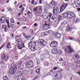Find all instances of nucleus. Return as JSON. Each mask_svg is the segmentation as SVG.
<instances>
[{"instance_id": "1", "label": "nucleus", "mask_w": 80, "mask_h": 80, "mask_svg": "<svg viewBox=\"0 0 80 80\" xmlns=\"http://www.w3.org/2000/svg\"><path fill=\"white\" fill-rule=\"evenodd\" d=\"M16 42H17L16 46H17L18 49L22 50V48H23L25 47L24 44L22 42V40H21V39H19L16 40Z\"/></svg>"}, {"instance_id": "2", "label": "nucleus", "mask_w": 80, "mask_h": 80, "mask_svg": "<svg viewBox=\"0 0 80 80\" xmlns=\"http://www.w3.org/2000/svg\"><path fill=\"white\" fill-rule=\"evenodd\" d=\"M62 15L65 17H67L68 18H72L73 17H75L76 16L75 14L72 12H67V13H63L62 14Z\"/></svg>"}, {"instance_id": "3", "label": "nucleus", "mask_w": 80, "mask_h": 80, "mask_svg": "<svg viewBox=\"0 0 80 80\" xmlns=\"http://www.w3.org/2000/svg\"><path fill=\"white\" fill-rule=\"evenodd\" d=\"M17 65L15 64H14L12 63L11 65V68L9 70V72L10 74L11 75H12V74H14L15 72L16 71V70H17Z\"/></svg>"}, {"instance_id": "4", "label": "nucleus", "mask_w": 80, "mask_h": 80, "mask_svg": "<svg viewBox=\"0 0 80 80\" xmlns=\"http://www.w3.org/2000/svg\"><path fill=\"white\" fill-rule=\"evenodd\" d=\"M65 48V51L66 52H68V53H71L74 52V50L73 48L69 46H65L64 48Z\"/></svg>"}, {"instance_id": "5", "label": "nucleus", "mask_w": 80, "mask_h": 80, "mask_svg": "<svg viewBox=\"0 0 80 80\" xmlns=\"http://www.w3.org/2000/svg\"><path fill=\"white\" fill-rule=\"evenodd\" d=\"M68 6V4L67 3H63L61 7L60 8V12L61 13L62 12L64 11L65 10L66 7H67Z\"/></svg>"}, {"instance_id": "6", "label": "nucleus", "mask_w": 80, "mask_h": 80, "mask_svg": "<svg viewBox=\"0 0 80 80\" xmlns=\"http://www.w3.org/2000/svg\"><path fill=\"white\" fill-rule=\"evenodd\" d=\"M33 65V63L32 60L29 61L28 63L26 64V66L27 68H30Z\"/></svg>"}, {"instance_id": "7", "label": "nucleus", "mask_w": 80, "mask_h": 80, "mask_svg": "<svg viewBox=\"0 0 80 80\" xmlns=\"http://www.w3.org/2000/svg\"><path fill=\"white\" fill-rule=\"evenodd\" d=\"M57 50L58 49L57 48H53L52 49L51 51V52L53 54H55V53H58V52L59 53H62V51L59 50L58 51Z\"/></svg>"}, {"instance_id": "8", "label": "nucleus", "mask_w": 80, "mask_h": 80, "mask_svg": "<svg viewBox=\"0 0 80 80\" xmlns=\"http://www.w3.org/2000/svg\"><path fill=\"white\" fill-rule=\"evenodd\" d=\"M1 58L2 60H4L5 62H7L9 59V56L7 55H6L5 54H3L2 55Z\"/></svg>"}, {"instance_id": "9", "label": "nucleus", "mask_w": 80, "mask_h": 80, "mask_svg": "<svg viewBox=\"0 0 80 80\" xmlns=\"http://www.w3.org/2000/svg\"><path fill=\"white\" fill-rule=\"evenodd\" d=\"M51 47H58V42L55 41H53L50 44Z\"/></svg>"}, {"instance_id": "10", "label": "nucleus", "mask_w": 80, "mask_h": 80, "mask_svg": "<svg viewBox=\"0 0 80 80\" xmlns=\"http://www.w3.org/2000/svg\"><path fill=\"white\" fill-rule=\"evenodd\" d=\"M38 43H40L41 45H43V46H45L46 45L47 42L43 39H40L38 41Z\"/></svg>"}, {"instance_id": "11", "label": "nucleus", "mask_w": 80, "mask_h": 80, "mask_svg": "<svg viewBox=\"0 0 80 80\" xmlns=\"http://www.w3.org/2000/svg\"><path fill=\"white\" fill-rule=\"evenodd\" d=\"M28 47H29V48L32 51H33V50H35V46H32V42H29Z\"/></svg>"}, {"instance_id": "12", "label": "nucleus", "mask_w": 80, "mask_h": 80, "mask_svg": "<svg viewBox=\"0 0 80 80\" xmlns=\"http://www.w3.org/2000/svg\"><path fill=\"white\" fill-rule=\"evenodd\" d=\"M55 2L52 1L50 3H49V6L50 8H55Z\"/></svg>"}, {"instance_id": "13", "label": "nucleus", "mask_w": 80, "mask_h": 80, "mask_svg": "<svg viewBox=\"0 0 80 80\" xmlns=\"http://www.w3.org/2000/svg\"><path fill=\"white\" fill-rule=\"evenodd\" d=\"M53 33H54L53 32L52 30H50L48 31H46L44 33V34L45 35H53Z\"/></svg>"}, {"instance_id": "14", "label": "nucleus", "mask_w": 80, "mask_h": 80, "mask_svg": "<svg viewBox=\"0 0 80 80\" xmlns=\"http://www.w3.org/2000/svg\"><path fill=\"white\" fill-rule=\"evenodd\" d=\"M49 27H50V25L45 24L43 25L42 28L44 30H46L49 28Z\"/></svg>"}, {"instance_id": "15", "label": "nucleus", "mask_w": 80, "mask_h": 80, "mask_svg": "<svg viewBox=\"0 0 80 80\" xmlns=\"http://www.w3.org/2000/svg\"><path fill=\"white\" fill-rule=\"evenodd\" d=\"M24 78H25V77H24V76H23L22 75H21L17 76L16 77V78L17 80H21Z\"/></svg>"}, {"instance_id": "16", "label": "nucleus", "mask_w": 80, "mask_h": 80, "mask_svg": "<svg viewBox=\"0 0 80 80\" xmlns=\"http://www.w3.org/2000/svg\"><path fill=\"white\" fill-rule=\"evenodd\" d=\"M53 13L54 15L57 14L58 12H59V9L57 8L56 9H54L53 11Z\"/></svg>"}, {"instance_id": "17", "label": "nucleus", "mask_w": 80, "mask_h": 80, "mask_svg": "<svg viewBox=\"0 0 80 80\" xmlns=\"http://www.w3.org/2000/svg\"><path fill=\"white\" fill-rule=\"evenodd\" d=\"M67 22L66 21H64L61 23V27L62 28H63L65 27V25H67Z\"/></svg>"}, {"instance_id": "18", "label": "nucleus", "mask_w": 80, "mask_h": 80, "mask_svg": "<svg viewBox=\"0 0 80 80\" xmlns=\"http://www.w3.org/2000/svg\"><path fill=\"white\" fill-rule=\"evenodd\" d=\"M54 36L56 38H60L61 37V34L59 33H57V34H54Z\"/></svg>"}, {"instance_id": "19", "label": "nucleus", "mask_w": 80, "mask_h": 80, "mask_svg": "<svg viewBox=\"0 0 80 80\" xmlns=\"http://www.w3.org/2000/svg\"><path fill=\"white\" fill-rule=\"evenodd\" d=\"M22 62L21 61H19L18 63V64H17V66L18 67H20L21 66V65H22Z\"/></svg>"}, {"instance_id": "20", "label": "nucleus", "mask_w": 80, "mask_h": 80, "mask_svg": "<svg viewBox=\"0 0 80 80\" xmlns=\"http://www.w3.org/2000/svg\"><path fill=\"white\" fill-rule=\"evenodd\" d=\"M7 48H11V45H10V42H8L7 43Z\"/></svg>"}, {"instance_id": "21", "label": "nucleus", "mask_w": 80, "mask_h": 80, "mask_svg": "<svg viewBox=\"0 0 80 80\" xmlns=\"http://www.w3.org/2000/svg\"><path fill=\"white\" fill-rule=\"evenodd\" d=\"M0 21L2 23H4L5 22V18L4 17H2L1 19H0Z\"/></svg>"}, {"instance_id": "22", "label": "nucleus", "mask_w": 80, "mask_h": 80, "mask_svg": "<svg viewBox=\"0 0 80 80\" xmlns=\"http://www.w3.org/2000/svg\"><path fill=\"white\" fill-rule=\"evenodd\" d=\"M39 11L38 12V13H42V7H39Z\"/></svg>"}, {"instance_id": "23", "label": "nucleus", "mask_w": 80, "mask_h": 80, "mask_svg": "<svg viewBox=\"0 0 80 80\" xmlns=\"http://www.w3.org/2000/svg\"><path fill=\"white\" fill-rule=\"evenodd\" d=\"M40 69H38L36 70V73H38V75H39L40 74Z\"/></svg>"}, {"instance_id": "24", "label": "nucleus", "mask_w": 80, "mask_h": 80, "mask_svg": "<svg viewBox=\"0 0 80 80\" xmlns=\"http://www.w3.org/2000/svg\"><path fill=\"white\" fill-rule=\"evenodd\" d=\"M52 20H54V21H55V22H56V21L57 20V18H55V17L53 16H52Z\"/></svg>"}, {"instance_id": "25", "label": "nucleus", "mask_w": 80, "mask_h": 80, "mask_svg": "<svg viewBox=\"0 0 80 80\" xmlns=\"http://www.w3.org/2000/svg\"><path fill=\"white\" fill-rule=\"evenodd\" d=\"M3 79L4 80H8V77L7 76H5L3 77Z\"/></svg>"}, {"instance_id": "26", "label": "nucleus", "mask_w": 80, "mask_h": 80, "mask_svg": "<svg viewBox=\"0 0 80 80\" xmlns=\"http://www.w3.org/2000/svg\"><path fill=\"white\" fill-rule=\"evenodd\" d=\"M36 43L37 42H35V41L33 42L32 43V46L33 47H35Z\"/></svg>"}, {"instance_id": "27", "label": "nucleus", "mask_w": 80, "mask_h": 80, "mask_svg": "<svg viewBox=\"0 0 80 80\" xmlns=\"http://www.w3.org/2000/svg\"><path fill=\"white\" fill-rule=\"evenodd\" d=\"M6 22L8 23V27L9 28H10V26H9V21L8 19L6 20Z\"/></svg>"}, {"instance_id": "28", "label": "nucleus", "mask_w": 80, "mask_h": 80, "mask_svg": "<svg viewBox=\"0 0 80 80\" xmlns=\"http://www.w3.org/2000/svg\"><path fill=\"white\" fill-rule=\"evenodd\" d=\"M2 28H7V26L6 25H2Z\"/></svg>"}, {"instance_id": "29", "label": "nucleus", "mask_w": 80, "mask_h": 80, "mask_svg": "<svg viewBox=\"0 0 80 80\" xmlns=\"http://www.w3.org/2000/svg\"><path fill=\"white\" fill-rule=\"evenodd\" d=\"M62 16H58V21H60V20H62Z\"/></svg>"}, {"instance_id": "30", "label": "nucleus", "mask_w": 80, "mask_h": 80, "mask_svg": "<svg viewBox=\"0 0 80 80\" xmlns=\"http://www.w3.org/2000/svg\"><path fill=\"white\" fill-rule=\"evenodd\" d=\"M79 56L77 54H76L75 55V58H77V59H78L79 58Z\"/></svg>"}, {"instance_id": "31", "label": "nucleus", "mask_w": 80, "mask_h": 80, "mask_svg": "<svg viewBox=\"0 0 80 80\" xmlns=\"http://www.w3.org/2000/svg\"><path fill=\"white\" fill-rule=\"evenodd\" d=\"M72 5L73 6V7L74 8H75V7H77V6L76 5V3H73Z\"/></svg>"}, {"instance_id": "32", "label": "nucleus", "mask_w": 80, "mask_h": 80, "mask_svg": "<svg viewBox=\"0 0 80 80\" xmlns=\"http://www.w3.org/2000/svg\"><path fill=\"white\" fill-rule=\"evenodd\" d=\"M17 75H21L22 74V72L20 71H18L17 72Z\"/></svg>"}, {"instance_id": "33", "label": "nucleus", "mask_w": 80, "mask_h": 80, "mask_svg": "<svg viewBox=\"0 0 80 80\" xmlns=\"http://www.w3.org/2000/svg\"><path fill=\"white\" fill-rule=\"evenodd\" d=\"M80 22V19L78 18L76 20V23H78Z\"/></svg>"}, {"instance_id": "34", "label": "nucleus", "mask_w": 80, "mask_h": 80, "mask_svg": "<svg viewBox=\"0 0 80 80\" xmlns=\"http://www.w3.org/2000/svg\"><path fill=\"white\" fill-rule=\"evenodd\" d=\"M38 9V7H36L35 8H33V10L34 12H37V11Z\"/></svg>"}, {"instance_id": "35", "label": "nucleus", "mask_w": 80, "mask_h": 80, "mask_svg": "<svg viewBox=\"0 0 80 80\" xmlns=\"http://www.w3.org/2000/svg\"><path fill=\"white\" fill-rule=\"evenodd\" d=\"M10 22H11V23H14V21L13 20V18H11L10 19Z\"/></svg>"}, {"instance_id": "36", "label": "nucleus", "mask_w": 80, "mask_h": 80, "mask_svg": "<svg viewBox=\"0 0 80 80\" xmlns=\"http://www.w3.org/2000/svg\"><path fill=\"white\" fill-rule=\"evenodd\" d=\"M8 10L9 12H12V9L11 8H8Z\"/></svg>"}, {"instance_id": "37", "label": "nucleus", "mask_w": 80, "mask_h": 80, "mask_svg": "<svg viewBox=\"0 0 80 80\" xmlns=\"http://www.w3.org/2000/svg\"><path fill=\"white\" fill-rule=\"evenodd\" d=\"M25 38H26L27 40H29V39H30V37H29V36H25Z\"/></svg>"}, {"instance_id": "38", "label": "nucleus", "mask_w": 80, "mask_h": 80, "mask_svg": "<svg viewBox=\"0 0 80 80\" xmlns=\"http://www.w3.org/2000/svg\"><path fill=\"white\" fill-rule=\"evenodd\" d=\"M67 30L68 31H70V28L69 27H68L67 28Z\"/></svg>"}, {"instance_id": "39", "label": "nucleus", "mask_w": 80, "mask_h": 80, "mask_svg": "<svg viewBox=\"0 0 80 80\" xmlns=\"http://www.w3.org/2000/svg\"><path fill=\"white\" fill-rule=\"evenodd\" d=\"M58 69V68L55 67L54 68H53V70H57Z\"/></svg>"}, {"instance_id": "40", "label": "nucleus", "mask_w": 80, "mask_h": 80, "mask_svg": "<svg viewBox=\"0 0 80 80\" xmlns=\"http://www.w3.org/2000/svg\"><path fill=\"white\" fill-rule=\"evenodd\" d=\"M5 46V44H3L2 46L1 47V48H0V50H1V49L2 48H3V47H4V46Z\"/></svg>"}, {"instance_id": "41", "label": "nucleus", "mask_w": 80, "mask_h": 80, "mask_svg": "<svg viewBox=\"0 0 80 80\" xmlns=\"http://www.w3.org/2000/svg\"><path fill=\"white\" fill-rule=\"evenodd\" d=\"M0 63L1 64H3L4 63V62L3 61H1L0 62Z\"/></svg>"}, {"instance_id": "42", "label": "nucleus", "mask_w": 80, "mask_h": 80, "mask_svg": "<svg viewBox=\"0 0 80 80\" xmlns=\"http://www.w3.org/2000/svg\"><path fill=\"white\" fill-rule=\"evenodd\" d=\"M34 2H35L34 0H32V1L31 2L32 4H34Z\"/></svg>"}, {"instance_id": "43", "label": "nucleus", "mask_w": 80, "mask_h": 80, "mask_svg": "<svg viewBox=\"0 0 80 80\" xmlns=\"http://www.w3.org/2000/svg\"><path fill=\"white\" fill-rule=\"evenodd\" d=\"M70 40H75V38H70Z\"/></svg>"}, {"instance_id": "44", "label": "nucleus", "mask_w": 80, "mask_h": 80, "mask_svg": "<svg viewBox=\"0 0 80 80\" xmlns=\"http://www.w3.org/2000/svg\"><path fill=\"white\" fill-rule=\"evenodd\" d=\"M3 29H4V32H7V28H4Z\"/></svg>"}, {"instance_id": "45", "label": "nucleus", "mask_w": 80, "mask_h": 80, "mask_svg": "<svg viewBox=\"0 0 80 80\" xmlns=\"http://www.w3.org/2000/svg\"><path fill=\"white\" fill-rule=\"evenodd\" d=\"M34 27H37V24L36 23H35L34 24Z\"/></svg>"}, {"instance_id": "46", "label": "nucleus", "mask_w": 80, "mask_h": 80, "mask_svg": "<svg viewBox=\"0 0 80 80\" xmlns=\"http://www.w3.org/2000/svg\"><path fill=\"white\" fill-rule=\"evenodd\" d=\"M62 61H63V59L62 58H61L59 59V62H62Z\"/></svg>"}, {"instance_id": "47", "label": "nucleus", "mask_w": 80, "mask_h": 80, "mask_svg": "<svg viewBox=\"0 0 80 80\" xmlns=\"http://www.w3.org/2000/svg\"><path fill=\"white\" fill-rule=\"evenodd\" d=\"M37 78H38V77L37 76V77H36L34 78V80H36V79H37Z\"/></svg>"}, {"instance_id": "48", "label": "nucleus", "mask_w": 80, "mask_h": 80, "mask_svg": "<svg viewBox=\"0 0 80 80\" xmlns=\"http://www.w3.org/2000/svg\"><path fill=\"white\" fill-rule=\"evenodd\" d=\"M9 27H12L13 28V27H14V25H13V24H12V25L9 26Z\"/></svg>"}, {"instance_id": "49", "label": "nucleus", "mask_w": 80, "mask_h": 80, "mask_svg": "<svg viewBox=\"0 0 80 80\" xmlns=\"http://www.w3.org/2000/svg\"><path fill=\"white\" fill-rule=\"evenodd\" d=\"M18 57L17 56L15 57V58H16V60H17V59H18Z\"/></svg>"}, {"instance_id": "50", "label": "nucleus", "mask_w": 80, "mask_h": 80, "mask_svg": "<svg viewBox=\"0 0 80 80\" xmlns=\"http://www.w3.org/2000/svg\"><path fill=\"white\" fill-rule=\"evenodd\" d=\"M22 7H23V5H21L19 6V8H22Z\"/></svg>"}, {"instance_id": "51", "label": "nucleus", "mask_w": 80, "mask_h": 80, "mask_svg": "<svg viewBox=\"0 0 80 80\" xmlns=\"http://www.w3.org/2000/svg\"><path fill=\"white\" fill-rule=\"evenodd\" d=\"M77 10H78V12H80V8L77 9Z\"/></svg>"}, {"instance_id": "52", "label": "nucleus", "mask_w": 80, "mask_h": 80, "mask_svg": "<svg viewBox=\"0 0 80 80\" xmlns=\"http://www.w3.org/2000/svg\"><path fill=\"white\" fill-rule=\"evenodd\" d=\"M24 10V8H23V10H22L21 11V13H23V11Z\"/></svg>"}, {"instance_id": "53", "label": "nucleus", "mask_w": 80, "mask_h": 80, "mask_svg": "<svg viewBox=\"0 0 80 80\" xmlns=\"http://www.w3.org/2000/svg\"><path fill=\"white\" fill-rule=\"evenodd\" d=\"M65 2H69V1H70V0H65Z\"/></svg>"}, {"instance_id": "54", "label": "nucleus", "mask_w": 80, "mask_h": 80, "mask_svg": "<svg viewBox=\"0 0 80 80\" xmlns=\"http://www.w3.org/2000/svg\"><path fill=\"white\" fill-rule=\"evenodd\" d=\"M28 57H27L26 58H25V60H28V59H29L30 58H28Z\"/></svg>"}, {"instance_id": "55", "label": "nucleus", "mask_w": 80, "mask_h": 80, "mask_svg": "<svg viewBox=\"0 0 80 80\" xmlns=\"http://www.w3.org/2000/svg\"><path fill=\"white\" fill-rule=\"evenodd\" d=\"M52 14H50L49 15V17H52Z\"/></svg>"}, {"instance_id": "56", "label": "nucleus", "mask_w": 80, "mask_h": 80, "mask_svg": "<svg viewBox=\"0 0 80 80\" xmlns=\"http://www.w3.org/2000/svg\"><path fill=\"white\" fill-rule=\"evenodd\" d=\"M17 24H18V25H20V23L19 22H17Z\"/></svg>"}, {"instance_id": "57", "label": "nucleus", "mask_w": 80, "mask_h": 80, "mask_svg": "<svg viewBox=\"0 0 80 80\" xmlns=\"http://www.w3.org/2000/svg\"><path fill=\"white\" fill-rule=\"evenodd\" d=\"M29 13H30V12L29 11H28V14H29Z\"/></svg>"}, {"instance_id": "58", "label": "nucleus", "mask_w": 80, "mask_h": 80, "mask_svg": "<svg viewBox=\"0 0 80 80\" xmlns=\"http://www.w3.org/2000/svg\"><path fill=\"white\" fill-rule=\"evenodd\" d=\"M14 4H15V5H16L17 4V2H15L14 3Z\"/></svg>"}, {"instance_id": "59", "label": "nucleus", "mask_w": 80, "mask_h": 80, "mask_svg": "<svg viewBox=\"0 0 80 80\" xmlns=\"http://www.w3.org/2000/svg\"><path fill=\"white\" fill-rule=\"evenodd\" d=\"M22 28H27V27H26V26L24 27H22Z\"/></svg>"}, {"instance_id": "60", "label": "nucleus", "mask_w": 80, "mask_h": 80, "mask_svg": "<svg viewBox=\"0 0 80 80\" xmlns=\"http://www.w3.org/2000/svg\"><path fill=\"white\" fill-rule=\"evenodd\" d=\"M57 75H58V74H57L56 75V76H55V77H57Z\"/></svg>"}, {"instance_id": "61", "label": "nucleus", "mask_w": 80, "mask_h": 80, "mask_svg": "<svg viewBox=\"0 0 80 80\" xmlns=\"http://www.w3.org/2000/svg\"><path fill=\"white\" fill-rule=\"evenodd\" d=\"M35 5H37V2H35Z\"/></svg>"}, {"instance_id": "62", "label": "nucleus", "mask_w": 80, "mask_h": 80, "mask_svg": "<svg viewBox=\"0 0 80 80\" xmlns=\"http://www.w3.org/2000/svg\"><path fill=\"white\" fill-rule=\"evenodd\" d=\"M21 15V14L20 13H19L18 14V15Z\"/></svg>"}, {"instance_id": "63", "label": "nucleus", "mask_w": 80, "mask_h": 80, "mask_svg": "<svg viewBox=\"0 0 80 80\" xmlns=\"http://www.w3.org/2000/svg\"><path fill=\"white\" fill-rule=\"evenodd\" d=\"M21 80H25L24 78H23L22 79H21Z\"/></svg>"}, {"instance_id": "64", "label": "nucleus", "mask_w": 80, "mask_h": 80, "mask_svg": "<svg viewBox=\"0 0 80 80\" xmlns=\"http://www.w3.org/2000/svg\"><path fill=\"white\" fill-rule=\"evenodd\" d=\"M23 34V36H24V37H25V34Z\"/></svg>"}]
</instances>
